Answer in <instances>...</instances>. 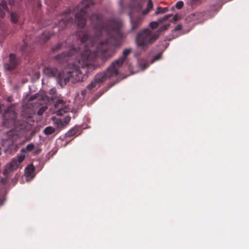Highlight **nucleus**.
<instances>
[{
  "mask_svg": "<svg viewBox=\"0 0 249 249\" xmlns=\"http://www.w3.org/2000/svg\"><path fill=\"white\" fill-rule=\"evenodd\" d=\"M122 25L121 21L118 20L110 21L106 27L97 22L91 31L82 33L81 41L86 43L85 48L80 56L77 58L79 65L69 64L57 76V82L61 87L65 85L71 78L77 81L82 78L80 68L89 65V62L95 58L97 53H105L109 43L116 45L123 37L120 30Z\"/></svg>",
  "mask_w": 249,
  "mask_h": 249,
  "instance_id": "nucleus-1",
  "label": "nucleus"
},
{
  "mask_svg": "<svg viewBox=\"0 0 249 249\" xmlns=\"http://www.w3.org/2000/svg\"><path fill=\"white\" fill-rule=\"evenodd\" d=\"M169 26L166 24L160 28L158 32H153L149 29H145L140 32L136 38L137 46L141 48L145 49L153 43L159 36V33L166 30Z\"/></svg>",
  "mask_w": 249,
  "mask_h": 249,
  "instance_id": "nucleus-2",
  "label": "nucleus"
},
{
  "mask_svg": "<svg viewBox=\"0 0 249 249\" xmlns=\"http://www.w3.org/2000/svg\"><path fill=\"white\" fill-rule=\"evenodd\" d=\"M142 5L139 3L132 7L133 12L129 14L131 30L134 31L139 27L143 20V16L146 15L152 9L153 5L151 0H149L147 8L141 12Z\"/></svg>",
  "mask_w": 249,
  "mask_h": 249,
  "instance_id": "nucleus-3",
  "label": "nucleus"
},
{
  "mask_svg": "<svg viewBox=\"0 0 249 249\" xmlns=\"http://www.w3.org/2000/svg\"><path fill=\"white\" fill-rule=\"evenodd\" d=\"M92 0H84L81 3L80 11L75 15V21L79 28H82L86 24V9L90 5H92Z\"/></svg>",
  "mask_w": 249,
  "mask_h": 249,
  "instance_id": "nucleus-4",
  "label": "nucleus"
},
{
  "mask_svg": "<svg viewBox=\"0 0 249 249\" xmlns=\"http://www.w3.org/2000/svg\"><path fill=\"white\" fill-rule=\"evenodd\" d=\"M118 73V70L117 68L112 63L106 72L97 74L94 79L101 85V84L107 78L116 76Z\"/></svg>",
  "mask_w": 249,
  "mask_h": 249,
  "instance_id": "nucleus-5",
  "label": "nucleus"
},
{
  "mask_svg": "<svg viewBox=\"0 0 249 249\" xmlns=\"http://www.w3.org/2000/svg\"><path fill=\"white\" fill-rule=\"evenodd\" d=\"M25 157L24 153H21L17 157L14 158L10 162L6 165L5 168V172L8 173L17 169L24 160Z\"/></svg>",
  "mask_w": 249,
  "mask_h": 249,
  "instance_id": "nucleus-6",
  "label": "nucleus"
},
{
  "mask_svg": "<svg viewBox=\"0 0 249 249\" xmlns=\"http://www.w3.org/2000/svg\"><path fill=\"white\" fill-rule=\"evenodd\" d=\"M34 171L35 167L33 165H28L25 169L23 179H25L26 181H31L35 177Z\"/></svg>",
  "mask_w": 249,
  "mask_h": 249,
  "instance_id": "nucleus-7",
  "label": "nucleus"
},
{
  "mask_svg": "<svg viewBox=\"0 0 249 249\" xmlns=\"http://www.w3.org/2000/svg\"><path fill=\"white\" fill-rule=\"evenodd\" d=\"M131 51V50L130 49H125L123 52V55L118 60L112 63L114 66L117 68L118 70L122 65L124 61L126 59V56L130 53Z\"/></svg>",
  "mask_w": 249,
  "mask_h": 249,
  "instance_id": "nucleus-8",
  "label": "nucleus"
},
{
  "mask_svg": "<svg viewBox=\"0 0 249 249\" xmlns=\"http://www.w3.org/2000/svg\"><path fill=\"white\" fill-rule=\"evenodd\" d=\"M16 57L14 54H11L9 57V63L4 64V68L7 70L13 69L16 66Z\"/></svg>",
  "mask_w": 249,
  "mask_h": 249,
  "instance_id": "nucleus-9",
  "label": "nucleus"
},
{
  "mask_svg": "<svg viewBox=\"0 0 249 249\" xmlns=\"http://www.w3.org/2000/svg\"><path fill=\"white\" fill-rule=\"evenodd\" d=\"M44 73L48 76H54L57 73V70L49 67L45 68L43 70Z\"/></svg>",
  "mask_w": 249,
  "mask_h": 249,
  "instance_id": "nucleus-10",
  "label": "nucleus"
},
{
  "mask_svg": "<svg viewBox=\"0 0 249 249\" xmlns=\"http://www.w3.org/2000/svg\"><path fill=\"white\" fill-rule=\"evenodd\" d=\"M100 86V85L94 79L88 86V89L90 90H94Z\"/></svg>",
  "mask_w": 249,
  "mask_h": 249,
  "instance_id": "nucleus-11",
  "label": "nucleus"
},
{
  "mask_svg": "<svg viewBox=\"0 0 249 249\" xmlns=\"http://www.w3.org/2000/svg\"><path fill=\"white\" fill-rule=\"evenodd\" d=\"M52 120L53 123L57 125L58 128H62L65 127L63 121L60 119H56L53 117H52Z\"/></svg>",
  "mask_w": 249,
  "mask_h": 249,
  "instance_id": "nucleus-12",
  "label": "nucleus"
},
{
  "mask_svg": "<svg viewBox=\"0 0 249 249\" xmlns=\"http://www.w3.org/2000/svg\"><path fill=\"white\" fill-rule=\"evenodd\" d=\"M70 110V108L68 107L67 105H65L63 108H60L56 112L57 115H62L63 113H66Z\"/></svg>",
  "mask_w": 249,
  "mask_h": 249,
  "instance_id": "nucleus-13",
  "label": "nucleus"
},
{
  "mask_svg": "<svg viewBox=\"0 0 249 249\" xmlns=\"http://www.w3.org/2000/svg\"><path fill=\"white\" fill-rule=\"evenodd\" d=\"M10 114H11V119L12 120H14V119H15L16 118L17 114L15 113V112L13 111L11 112L10 109H8L7 110V111L5 112L4 116V118H6L9 117Z\"/></svg>",
  "mask_w": 249,
  "mask_h": 249,
  "instance_id": "nucleus-14",
  "label": "nucleus"
},
{
  "mask_svg": "<svg viewBox=\"0 0 249 249\" xmlns=\"http://www.w3.org/2000/svg\"><path fill=\"white\" fill-rule=\"evenodd\" d=\"M6 3L5 2H1L0 4V18L3 16L4 10L6 9Z\"/></svg>",
  "mask_w": 249,
  "mask_h": 249,
  "instance_id": "nucleus-15",
  "label": "nucleus"
},
{
  "mask_svg": "<svg viewBox=\"0 0 249 249\" xmlns=\"http://www.w3.org/2000/svg\"><path fill=\"white\" fill-rule=\"evenodd\" d=\"M168 9L167 8H162L160 7H158L155 11V15H157L160 14H163L168 11Z\"/></svg>",
  "mask_w": 249,
  "mask_h": 249,
  "instance_id": "nucleus-16",
  "label": "nucleus"
},
{
  "mask_svg": "<svg viewBox=\"0 0 249 249\" xmlns=\"http://www.w3.org/2000/svg\"><path fill=\"white\" fill-rule=\"evenodd\" d=\"M54 132L55 129L52 126H48L44 130V133L47 135L52 134Z\"/></svg>",
  "mask_w": 249,
  "mask_h": 249,
  "instance_id": "nucleus-17",
  "label": "nucleus"
},
{
  "mask_svg": "<svg viewBox=\"0 0 249 249\" xmlns=\"http://www.w3.org/2000/svg\"><path fill=\"white\" fill-rule=\"evenodd\" d=\"M78 129L77 128H73L71 130H70L66 134L67 136L68 137H71L75 135H76L77 133Z\"/></svg>",
  "mask_w": 249,
  "mask_h": 249,
  "instance_id": "nucleus-18",
  "label": "nucleus"
},
{
  "mask_svg": "<svg viewBox=\"0 0 249 249\" xmlns=\"http://www.w3.org/2000/svg\"><path fill=\"white\" fill-rule=\"evenodd\" d=\"M34 148V144L33 143H30L28 144L25 148L22 149L21 150V152L25 153L26 151H30L32 150Z\"/></svg>",
  "mask_w": 249,
  "mask_h": 249,
  "instance_id": "nucleus-19",
  "label": "nucleus"
},
{
  "mask_svg": "<svg viewBox=\"0 0 249 249\" xmlns=\"http://www.w3.org/2000/svg\"><path fill=\"white\" fill-rule=\"evenodd\" d=\"M11 19L13 22L16 23L18 20V15L16 13H11Z\"/></svg>",
  "mask_w": 249,
  "mask_h": 249,
  "instance_id": "nucleus-20",
  "label": "nucleus"
},
{
  "mask_svg": "<svg viewBox=\"0 0 249 249\" xmlns=\"http://www.w3.org/2000/svg\"><path fill=\"white\" fill-rule=\"evenodd\" d=\"M66 23L65 20L63 19V20L60 21L58 26V30H59L60 29L62 30L66 26Z\"/></svg>",
  "mask_w": 249,
  "mask_h": 249,
  "instance_id": "nucleus-21",
  "label": "nucleus"
},
{
  "mask_svg": "<svg viewBox=\"0 0 249 249\" xmlns=\"http://www.w3.org/2000/svg\"><path fill=\"white\" fill-rule=\"evenodd\" d=\"M139 67L141 70H143L147 67H148V65L143 62H139Z\"/></svg>",
  "mask_w": 249,
  "mask_h": 249,
  "instance_id": "nucleus-22",
  "label": "nucleus"
},
{
  "mask_svg": "<svg viewBox=\"0 0 249 249\" xmlns=\"http://www.w3.org/2000/svg\"><path fill=\"white\" fill-rule=\"evenodd\" d=\"M71 120V117L69 116H66L63 121L65 126L70 122Z\"/></svg>",
  "mask_w": 249,
  "mask_h": 249,
  "instance_id": "nucleus-23",
  "label": "nucleus"
},
{
  "mask_svg": "<svg viewBox=\"0 0 249 249\" xmlns=\"http://www.w3.org/2000/svg\"><path fill=\"white\" fill-rule=\"evenodd\" d=\"M159 23H160V22H159L158 20L157 21H153L150 23V26L151 28L155 29L158 27Z\"/></svg>",
  "mask_w": 249,
  "mask_h": 249,
  "instance_id": "nucleus-24",
  "label": "nucleus"
},
{
  "mask_svg": "<svg viewBox=\"0 0 249 249\" xmlns=\"http://www.w3.org/2000/svg\"><path fill=\"white\" fill-rule=\"evenodd\" d=\"M171 15H167L165 16H164L162 18H160L158 19V22L161 23L163 21L166 20L167 19H168L169 18L171 17Z\"/></svg>",
  "mask_w": 249,
  "mask_h": 249,
  "instance_id": "nucleus-25",
  "label": "nucleus"
},
{
  "mask_svg": "<svg viewBox=\"0 0 249 249\" xmlns=\"http://www.w3.org/2000/svg\"><path fill=\"white\" fill-rule=\"evenodd\" d=\"M183 5V2L182 1H178L176 5L177 8L180 9L182 7Z\"/></svg>",
  "mask_w": 249,
  "mask_h": 249,
  "instance_id": "nucleus-26",
  "label": "nucleus"
},
{
  "mask_svg": "<svg viewBox=\"0 0 249 249\" xmlns=\"http://www.w3.org/2000/svg\"><path fill=\"white\" fill-rule=\"evenodd\" d=\"M161 58V54H159L157 55H156L154 58L152 59L151 63H154L155 61H157V60H160Z\"/></svg>",
  "mask_w": 249,
  "mask_h": 249,
  "instance_id": "nucleus-27",
  "label": "nucleus"
},
{
  "mask_svg": "<svg viewBox=\"0 0 249 249\" xmlns=\"http://www.w3.org/2000/svg\"><path fill=\"white\" fill-rule=\"evenodd\" d=\"M47 108V107H41L40 109L39 110V111H38L37 112V114L38 115H41L42 114V113Z\"/></svg>",
  "mask_w": 249,
  "mask_h": 249,
  "instance_id": "nucleus-28",
  "label": "nucleus"
},
{
  "mask_svg": "<svg viewBox=\"0 0 249 249\" xmlns=\"http://www.w3.org/2000/svg\"><path fill=\"white\" fill-rule=\"evenodd\" d=\"M66 54L65 53H62L60 55H59L57 56V59H62V60H64L65 59V58L66 57Z\"/></svg>",
  "mask_w": 249,
  "mask_h": 249,
  "instance_id": "nucleus-29",
  "label": "nucleus"
},
{
  "mask_svg": "<svg viewBox=\"0 0 249 249\" xmlns=\"http://www.w3.org/2000/svg\"><path fill=\"white\" fill-rule=\"evenodd\" d=\"M45 33H43L42 35V36L41 37V39L43 40V41H46L49 38L50 36H45V37H44Z\"/></svg>",
  "mask_w": 249,
  "mask_h": 249,
  "instance_id": "nucleus-30",
  "label": "nucleus"
},
{
  "mask_svg": "<svg viewBox=\"0 0 249 249\" xmlns=\"http://www.w3.org/2000/svg\"><path fill=\"white\" fill-rule=\"evenodd\" d=\"M181 28V25L180 24L178 25L177 26L175 27L174 28V31H179Z\"/></svg>",
  "mask_w": 249,
  "mask_h": 249,
  "instance_id": "nucleus-31",
  "label": "nucleus"
},
{
  "mask_svg": "<svg viewBox=\"0 0 249 249\" xmlns=\"http://www.w3.org/2000/svg\"><path fill=\"white\" fill-rule=\"evenodd\" d=\"M179 18V16L177 14H176L173 18V21H176L178 20Z\"/></svg>",
  "mask_w": 249,
  "mask_h": 249,
  "instance_id": "nucleus-32",
  "label": "nucleus"
},
{
  "mask_svg": "<svg viewBox=\"0 0 249 249\" xmlns=\"http://www.w3.org/2000/svg\"><path fill=\"white\" fill-rule=\"evenodd\" d=\"M98 18V16L96 14H93L91 18V20L92 21L93 20V19H96L97 20Z\"/></svg>",
  "mask_w": 249,
  "mask_h": 249,
  "instance_id": "nucleus-33",
  "label": "nucleus"
},
{
  "mask_svg": "<svg viewBox=\"0 0 249 249\" xmlns=\"http://www.w3.org/2000/svg\"><path fill=\"white\" fill-rule=\"evenodd\" d=\"M85 94H86V91L83 90V91H81V96H82L81 98L82 99L84 98V96H85ZM80 97L81 98V97Z\"/></svg>",
  "mask_w": 249,
  "mask_h": 249,
  "instance_id": "nucleus-34",
  "label": "nucleus"
},
{
  "mask_svg": "<svg viewBox=\"0 0 249 249\" xmlns=\"http://www.w3.org/2000/svg\"><path fill=\"white\" fill-rule=\"evenodd\" d=\"M76 51L75 50H71L70 53H68L67 55H71L72 53H75Z\"/></svg>",
  "mask_w": 249,
  "mask_h": 249,
  "instance_id": "nucleus-35",
  "label": "nucleus"
},
{
  "mask_svg": "<svg viewBox=\"0 0 249 249\" xmlns=\"http://www.w3.org/2000/svg\"><path fill=\"white\" fill-rule=\"evenodd\" d=\"M63 100H58L57 101V102H56V105H57V106H58V105H59V104H62V103H63Z\"/></svg>",
  "mask_w": 249,
  "mask_h": 249,
  "instance_id": "nucleus-36",
  "label": "nucleus"
},
{
  "mask_svg": "<svg viewBox=\"0 0 249 249\" xmlns=\"http://www.w3.org/2000/svg\"><path fill=\"white\" fill-rule=\"evenodd\" d=\"M55 89H52L50 90V92H51V93H52V94H53V93H54V92H55Z\"/></svg>",
  "mask_w": 249,
  "mask_h": 249,
  "instance_id": "nucleus-37",
  "label": "nucleus"
},
{
  "mask_svg": "<svg viewBox=\"0 0 249 249\" xmlns=\"http://www.w3.org/2000/svg\"><path fill=\"white\" fill-rule=\"evenodd\" d=\"M36 76L37 78H38L39 77V74L38 73H36Z\"/></svg>",
  "mask_w": 249,
  "mask_h": 249,
  "instance_id": "nucleus-38",
  "label": "nucleus"
},
{
  "mask_svg": "<svg viewBox=\"0 0 249 249\" xmlns=\"http://www.w3.org/2000/svg\"><path fill=\"white\" fill-rule=\"evenodd\" d=\"M4 125H6V122H4Z\"/></svg>",
  "mask_w": 249,
  "mask_h": 249,
  "instance_id": "nucleus-39",
  "label": "nucleus"
}]
</instances>
